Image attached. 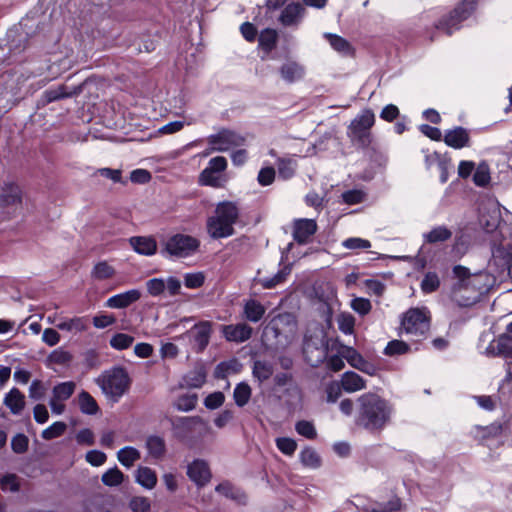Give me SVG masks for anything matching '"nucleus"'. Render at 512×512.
I'll return each mask as SVG.
<instances>
[{
    "label": "nucleus",
    "mask_w": 512,
    "mask_h": 512,
    "mask_svg": "<svg viewBox=\"0 0 512 512\" xmlns=\"http://www.w3.org/2000/svg\"><path fill=\"white\" fill-rule=\"evenodd\" d=\"M453 274L457 281L453 284L451 297L461 307L477 303L491 286L490 276L486 272L470 274L466 267L457 265L453 268Z\"/></svg>",
    "instance_id": "f257e3e1"
},
{
    "label": "nucleus",
    "mask_w": 512,
    "mask_h": 512,
    "mask_svg": "<svg viewBox=\"0 0 512 512\" xmlns=\"http://www.w3.org/2000/svg\"><path fill=\"white\" fill-rule=\"evenodd\" d=\"M357 423L370 431L381 430L390 421L392 405L374 393H365L358 398Z\"/></svg>",
    "instance_id": "f03ea898"
},
{
    "label": "nucleus",
    "mask_w": 512,
    "mask_h": 512,
    "mask_svg": "<svg viewBox=\"0 0 512 512\" xmlns=\"http://www.w3.org/2000/svg\"><path fill=\"white\" fill-rule=\"evenodd\" d=\"M239 217L236 203L223 201L217 204L214 214L207 219V232L213 239L227 238L234 234V224Z\"/></svg>",
    "instance_id": "7ed1b4c3"
},
{
    "label": "nucleus",
    "mask_w": 512,
    "mask_h": 512,
    "mask_svg": "<svg viewBox=\"0 0 512 512\" xmlns=\"http://www.w3.org/2000/svg\"><path fill=\"white\" fill-rule=\"evenodd\" d=\"M102 392L117 401L128 390L130 378L123 367H113L103 372L96 380Z\"/></svg>",
    "instance_id": "20e7f679"
},
{
    "label": "nucleus",
    "mask_w": 512,
    "mask_h": 512,
    "mask_svg": "<svg viewBox=\"0 0 512 512\" xmlns=\"http://www.w3.org/2000/svg\"><path fill=\"white\" fill-rule=\"evenodd\" d=\"M430 328L429 312L426 308H411L401 318V333L419 341Z\"/></svg>",
    "instance_id": "39448f33"
},
{
    "label": "nucleus",
    "mask_w": 512,
    "mask_h": 512,
    "mask_svg": "<svg viewBox=\"0 0 512 512\" xmlns=\"http://www.w3.org/2000/svg\"><path fill=\"white\" fill-rule=\"evenodd\" d=\"M303 353L307 363L316 367L327 357V340L322 329H316L314 335L305 336Z\"/></svg>",
    "instance_id": "423d86ee"
},
{
    "label": "nucleus",
    "mask_w": 512,
    "mask_h": 512,
    "mask_svg": "<svg viewBox=\"0 0 512 512\" xmlns=\"http://www.w3.org/2000/svg\"><path fill=\"white\" fill-rule=\"evenodd\" d=\"M207 142L211 151L226 152L232 148L243 146L245 138L233 130L221 129L217 133L209 135Z\"/></svg>",
    "instance_id": "0eeeda50"
},
{
    "label": "nucleus",
    "mask_w": 512,
    "mask_h": 512,
    "mask_svg": "<svg viewBox=\"0 0 512 512\" xmlns=\"http://www.w3.org/2000/svg\"><path fill=\"white\" fill-rule=\"evenodd\" d=\"M476 2L477 0H463L446 19L436 25V28L449 35L452 34L459 28L460 23L472 14Z\"/></svg>",
    "instance_id": "6e6552de"
},
{
    "label": "nucleus",
    "mask_w": 512,
    "mask_h": 512,
    "mask_svg": "<svg viewBox=\"0 0 512 512\" xmlns=\"http://www.w3.org/2000/svg\"><path fill=\"white\" fill-rule=\"evenodd\" d=\"M375 123V115L372 110H363L350 124L349 135L362 145L370 142L369 130Z\"/></svg>",
    "instance_id": "1a4fd4ad"
},
{
    "label": "nucleus",
    "mask_w": 512,
    "mask_h": 512,
    "mask_svg": "<svg viewBox=\"0 0 512 512\" xmlns=\"http://www.w3.org/2000/svg\"><path fill=\"white\" fill-rule=\"evenodd\" d=\"M199 247V241L185 234L171 236L166 244L165 250L172 256L187 257L193 254Z\"/></svg>",
    "instance_id": "9d476101"
},
{
    "label": "nucleus",
    "mask_w": 512,
    "mask_h": 512,
    "mask_svg": "<svg viewBox=\"0 0 512 512\" xmlns=\"http://www.w3.org/2000/svg\"><path fill=\"white\" fill-rule=\"evenodd\" d=\"M278 74L286 84L302 81L306 76V67L295 59H286L278 68Z\"/></svg>",
    "instance_id": "9b49d317"
},
{
    "label": "nucleus",
    "mask_w": 512,
    "mask_h": 512,
    "mask_svg": "<svg viewBox=\"0 0 512 512\" xmlns=\"http://www.w3.org/2000/svg\"><path fill=\"white\" fill-rule=\"evenodd\" d=\"M212 333V324L209 321H201L195 324L188 332L193 347L197 352L203 351L209 344Z\"/></svg>",
    "instance_id": "f8f14e48"
},
{
    "label": "nucleus",
    "mask_w": 512,
    "mask_h": 512,
    "mask_svg": "<svg viewBox=\"0 0 512 512\" xmlns=\"http://www.w3.org/2000/svg\"><path fill=\"white\" fill-rule=\"evenodd\" d=\"M187 476L198 487H203L208 484L212 474L205 460L195 459L187 466Z\"/></svg>",
    "instance_id": "ddd939ff"
},
{
    "label": "nucleus",
    "mask_w": 512,
    "mask_h": 512,
    "mask_svg": "<svg viewBox=\"0 0 512 512\" xmlns=\"http://www.w3.org/2000/svg\"><path fill=\"white\" fill-rule=\"evenodd\" d=\"M21 190L13 182H4L0 187V207H15L21 203Z\"/></svg>",
    "instance_id": "4468645a"
},
{
    "label": "nucleus",
    "mask_w": 512,
    "mask_h": 512,
    "mask_svg": "<svg viewBox=\"0 0 512 512\" xmlns=\"http://www.w3.org/2000/svg\"><path fill=\"white\" fill-rule=\"evenodd\" d=\"M141 298L139 289H131L111 296L105 302V306L112 309H123L137 302Z\"/></svg>",
    "instance_id": "2eb2a0df"
},
{
    "label": "nucleus",
    "mask_w": 512,
    "mask_h": 512,
    "mask_svg": "<svg viewBox=\"0 0 512 512\" xmlns=\"http://www.w3.org/2000/svg\"><path fill=\"white\" fill-rule=\"evenodd\" d=\"M317 224L312 219H298L293 225V237L299 244H305L315 234Z\"/></svg>",
    "instance_id": "dca6fc26"
},
{
    "label": "nucleus",
    "mask_w": 512,
    "mask_h": 512,
    "mask_svg": "<svg viewBox=\"0 0 512 512\" xmlns=\"http://www.w3.org/2000/svg\"><path fill=\"white\" fill-rule=\"evenodd\" d=\"M175 428H183L187 431L197 432L201 435L210 434V425L200 417H182L174 422Z\"/></svg>",
    "instance_id": "f3484780"
},
{
    "label": "nucleus",
    "mask_w": 512,
    "mask_h": 512,
    "mask_svg": "<svg viewBox=\"0 0 512 512\" xmlns=\"http://www.w3.org/2000/svg\"><path fill=\"white\" fill-rule=\"evenodd\" d=\"M222 332L227 341L241 343L251 337L252 328L245 323H239L223 326Z\"/></svg>",
    "instance_id": "a211bd4d"
},
{
    "label": "nucleus",
    "mask_w": 512,
    "mask_h": 512,
    "mask_svg": "<svg viewBox=\"0 0 512 512\" xmlns=\"http://www.w3.org/2000/svg\"><path fill=\"white\" fill-rule=\"evenodd\" d=\"M129 243L138 254L152 256L157 251V243L150 236H134L129 239Z\"/></svg>",
    "instance_id": "6ab92c4d"
},
{
    "label": "nucleus",
    "mask_w": 512,
    "mask_h": 512,
    "mask_svg": "<svg viewBox=\"0 0 512 512\" xmlns=\"http://www.w3.org/2000/svg\"><path fill=\"white\" fill-rule=\"evenodd\" d=\"M488 355L512 356V336L503 334L492 341L486 349Z\"/></svg>",
    "instance_id": "aec40b11"
},
{
    "label": "nucleus",
    "mask_w": 512,
    "mask_h": 512,
    "mask_svg": "<svg viewBox=\"0 0 512 512\" xmlns=\"http://www.w3.org/2000/svg\"><path fill=\"white\" fill-rule=\"evenodd\" d=\"M304 7L300 3H290L281 12L280 22L285 26L297 24L303 17Z\"/></svg>",
    "instance_id": "412c9836"
},
{
    "label": "nucleus",
    "mask_w": 512,
    "mask_h": 512,
    "mask_svg": "<svg viewBox=\"0 0 512 512\" xmlns=\"http://www.w3.org/2000/svg\"><path fill=\"white\" fill-rule=\"evenodd\" d=\"M4 405L14 415H19L25 407V396L17 388H12L3 399Z\"/></svg>",
    "instance_id": "4be33fe9"
},
{
    "label": "nucleus",
    "mask_w": 512,
    "mask_h": 512,
    "mask_svg": "<svg viewBox=\"0 0 512 512\" xmlns=\"http://www.w3.org/2000/svg\"><path fill=\"white\" fill-rule=\"evenodd\" d=\"M444 142L455 149L465 147L469 142V134L463 127L448 130L444 136Z\"/></svg>",
    "instance_id": "5701e85b"
},
{
    "label": "nucleus",
    "mask_w": 512,
    "mask_h": 512,
    "mask_svg": "<svg viewBox=\"0 0 512 512\" xmlns=\"http://www.w3.org/2000/svg\"><path fill=\"white\" fill-rule=\"evenodd\" d=\"M89 327V319L86 316L68 317L58 325V329L67 333L78 334L85 332Z\"/></svg>",
    "instance_id": "b1692460"
},
{
    "label": "nucleus",
    "mask_w": 512,
    "mask_h": 512,
    "mask_svg": "<svg viewBox=\"0 0 512 512\" xmlns=\"http://www.w3.org/2000/svg\"><path fill=\"white\" fill-rule=\"evenodd\" d=\"M341 386L346 392L354 393L366 388V382L357 373L347 371L341 377Z\"/></svg>",
    "instance_id": "393cba45"
},
{
    "label": "nucleus",
    "mask_w": 512,
    "mask_h": 512,
    "mask_svg": "<svg viewBox=\"0 0 512 512\" xmlns=\"http://www.w3.org/2000/svg\"><path fill=\"white\" fill-rule=\"evenodd\" d=\"M135 481L143 488L151 490L157 484L156 472L147 466H140L135 472Z\"/></svg>",
    "instance_id": "a878e982"
},
{
    "label": "nucleus",
    "mask_w": 512,
    "mask_h": 512,
    "mask_svg": "<svg viewBox=\"0 0 512 512\" xmlns=\"http://www.w3.org/2000/svg\"><path fill=\"white\" fill-rule=\"evenodd\" d=\"M146 448L150 457L161 459L166 452L165 441L159 436H149L146 440Z\"/></svg>",
    "instance_id": "bb28decb"
},
{
    "label": "nucleus",
    "mask_w": 512,
    "mask_h": 512,
    "mask_svg": "<svg viewBox=\"0 0 512 512\" xmlns=\"http://www.w3.org/2000/svg\"><path fill=\"white\" fill-rule=\"evenodd\" d=\"M291 270L290 265H285L273 277L259 279V283L265 289H272L285 282L286 278L290 275Z\"/></svg>",
    "instance_id": "cd10ccee"
},
{
    "label": "nucleus",
    "mask_w": 512,
    "mask_h": 512,
    "mask_svg": "<svg viewBox=\"0 0 512 512\" xmlns=\"http://www.w3.org/2000/svg\"><path fill=\"white\" fill-rule=\"evenodd\" d=\"M216 492L219 494L230 498L232 500L237 501L240 504H244L246 502L245 494L238 488L234 487L229 482H223L216 486Z\"/></svg>",
    "instance_id": "c85d7f7f"
},
{
    "label": "nucleus",
    "mask_w": 512,
    "mask_h": 512,
    "mask_svg": "<svg viewBox=\"0 0 512 512\" xmlns=\"http://www.w3.org/2000/svg\"><path fill=\"white\" fill-rule=\"evenodd\" d=\"M205 382L206 372L203 368H197L183 377L182 385L188 388H201Z\"/></svg>",
    "instance_id": "c756f323"
},
{
    "label": "nucleus",
    "mask_w": 512,
    "mask_h": 512,
    "mask_svg": "<svg viewBox=\"0 0 512 512\" xmlns=\"http://www.w3.org/2000/svg\"><path fill=\"white\" fill-rule=\"evenodd\" d=\"M265 307L258 301L251 299L244 305L245 317L251 322H258L265 314Z\"/></svg>",
    "instance_id": "7c9ffc66"
},
{
    "label": "nucleus",
    "mask_w": 512,
    "mask_h": 512,
    "mask_svg": "<svg viewBox=\"0 0 512 512\" xmlns=\"http://www.w3.org/2000/svg\"><path fill=\"white\" fill-rule=\"evenodd\" d=\"M118 461L125 467L130 468L140 459V452L131 446H126L117 452Z\"/></svg>",
    "instance_id": "2f4dec72"
},
{
    "label": "nucleus",
    "mask_w": 512,
    "mask_h": 512,
    "mask_svg": "<svg viewBox=\"0 0 512 512\" xmlns=\"http://www.w3.org/2000/svg\"><path fill=\"white\" fill-rule=\"evenodd\" d=\"M451 236L452 232L446 226H437L431 231L423 234V238L426 243L444 242L450 239Z\"/></svg>",
    "instance_id": "473e14b6"
},
{
    "label": "nucleus",
    "mask_w": 512,
    "mask_h": 512,
    "mask_svg": "<svg viewBox=\"0 0 512 512\" xmlns=\"http://www.w3.org/2000/svg\"><path fill=\"white\" fill-rule=\"evenodd\" d=\"M79 408L82 413L87 415H95L98 410V404L95 399L86 391H82L78 395Z\"/></svg>",
    "instance_id": "72a5a7b5"
},
{
    "label": "nucleus",
    "mask_w": 512,
    "mask_h": 512,
    "mask_svg": "<svg viewBox=\"0 0 512 512\" xmlns=\"http://www.w3.org/2000/svg\"><path fill=\"white\" fill-rule=\"evenodd\" d=\"M224 179L222 175L213 170L204 169L199 175V183L204 186L219 188L223 186Z\"/></svg>",
    "instance_id": "f704fd0d"
},
{
    "label": "nucleus",
    "mask_w": 512,
    "mask_h": 512,
    "mask_svg": "<svg viewBox=\"0 0 512 512\" xmlns=\"http://www.w3.org/2000/svg\"><path fill=\"white\" fill-rule=\"evenodd\" d=\"M324 37L329 41L335 51L344 55H348L352 52L350 43L343 37L332 33H325Z\"/></svg>",
    "instance_id": "c9c22d12"
},
{
    "label": "nucleus",
    "mask_w": 512,
    "mask_h": 512,
    "mask_svg": "<svg viewBox=\"0 0 512 512\" xmlns=\"http://www.w3.org/2000/svg\"><path fill=\"white\" fill-rule=\"evenodd\" d=\"M297 163L292 158H279L277 160V169L279 176L284 179H290L296 171Z\"/></svg>",
    "instance_id": "e433bc0d"
},
{
    "label": "nucleus",
    "mask_w": 512,
    "mask_h": 512,
    "mask_svg": "<svg viewBox=\"0 0 512 512\" xmlns=\"http://www.w3.org/2000/svg\"><path fill=\"white\" fill-rule=\"evenodd\" d=\"M299 458H300L301 463L305 467H308L311 469H316L321 465L320 456L314 449H312L310 447L304 448L300 452Z\"/></svg>",
    "instance_id": "4c0bfd02"
},
{
    "label": "nucleus",
    "mask_w": 512,
    "mask_h": 512,
    "mask_svg": "<svg viewBox=\"0 0 512 512\" xmlns=\"http://www.w3.org/2000/svg\"><path fill=\"white\" fill-rule=\"evenodd\" d=\"M75 389L76 384L73 381L62 382L54 386L52 396L56 399L66 401L73 395Z\"/></svg>",
    "instance_id": "58836bf2"
},
{
    "label": "nucleus",
    "mask_w": 512,
    "mask_h": 512,
    "mask_svg": "<svg viewBox=\"0 0 512 512\" xmlns=\"http://www.w3.org/2000/svg\"><path fill=\"white\" fill-rule=\"evenodd\" d=\"M102 483L109 487L119 486L124 481L123 472L118 467L108 469L101 477Z\"/></svg>",
    "instance_id": "ea45409f"
},
{
    "label": "nucleus",
    "mask_w": 512,
    "mask_h": 512,
    "mask_svg": "<svg viewBox=\"0 0 512 512\" xmlns=\"http://www.w3.org/2000/svg\"><path fill=\"white\" fill-rule=\"evenodd\" d=\"M252 372L256 379L263 382L272 376L273 366L266 361L257 360L254 362Z\"/></svg>",
    "instance_id": "a19ab883"
},
{
    "label": "nucleus",
    "mask_w": 512,
    "mask_h": 512,
    "mask_svg": "<svg viewBox=\"0 0 512 512\" xmlns=\"http://www.w3.org/2000/svg\"><path fill=\"white\" fill-rule=\"evenodd\" d=\"M234 400L239 407L245 406L251 397V388L246 383H239L234 389Z\"/></svg>",
    "instance_id": "79ce46f5"
},
{
    "label": "nucleus",
    "mask_w": 512,
    "mask_h": 512,
    "mask_svg": "<svg viewBox=\"0 0 512 512\" xmlns=\"http://www.w3.org/2000/svg\"><path fill=\"white\" fill-rule=\"evenodd\" d=\"M115 269L105 261L97 263L92 270V277L97 280H105L113 277Z\"/></svg>",
    "instance_id": "37998d69"
},
{
    "label": "nucleus",
    "mask_w": 512,
    "mask_h": 512,
    "mask_svg": "<svg viewBox=\"0 0 512 512\" xmlns=\"http://www.w3.org/2000/svg\"><path fill=\"white\" fill-rule=\"evenodd\" d=\"M134 342V337L125 333H116L109 341L110 346L115 350H125Z\"/></svg>",
    "instance_id": "c03bdc74"
},
{
    "label": "nucleus",
    "mask_w": 512,
    "mask_h": 512,
    "mask_svg": "<svg viewBox=\"0 0 512 512\" xmlns=\"http://www.w3.org/2000/svg\"><path fill=\"white\" fill-rule=\"evenodd\" d=\"M198 397L194 393L181 395L175 401V407L180 411H191L195 408Z\"/></svg>",
    "instance_id": "a18cd8bd"
},
{
    "label": "nucleus",
    "mask_w": 512,
    "mask_h": 512,
    "mask_svg": "<svg viewBox=\"0 0 512 512\" xmlns=\"http://www.w3.org/2000/svg\"><path fill=\"white\" fill-rule=\"evenodd\" d=\"M338 328L344 334H352L354 332L355 318L350 313H341L337 316Z\"/></svg>",
    "instance_id": "49530a36"
},
{
    "label": "nucleus",
    "mask_w": 512,
    "mask_h": 512,
    "mask_svg": "<svg viewBox=\"0 0 512 512\" xmlns=\"http://www.w3.org/2000/svg\"><path fill=\"white\" fill-rule=\"evenodd\" d=\"M67 426L64 422L57 421L42 431V438L51 440L60 437L66 430Z\"/></svg>",
    "instance_id": "de8ad7c7"
},
{
    "label": "nucleus",
    "mask_w": 512,
    "mask_h": 512,
    "mask_svg": "<svg viewBox=\"0 0 512 512\" xmlns=\"http://www.w3.org/2000/svg\"><path fill=\"white\" fill-rule=\"evenodd\" d=\"M277 448L285 455L291 456L297 449V443L289 437H279L276 439Z\"/></svg>",
    "instance_id": "09e8293b"
},
{
    "label": "nucleus",
    "mask_w": 512,
    "mask_h": 512,
    "mask_svg": "<svg viewBox=\"0 0 512 512\" xmlns=\"http://www.w3.org/2000/svg\"><path fill=\"white\" fill-rule=\"evenodd\" d=\"M409 350V345L406 344L404 341L392 340L387 344L384 353L389 356H394L407 353Z\"/></svg>",
    "instance_id": "8fccbe9b"
},
{
    "label": "nucleus",
    "mask_w": 512,
    "mask_h": 512,
    "mask_svg": "<svg viewBox=\"0 0 512 512\" xmlns=\"http://www.w3.org/2000/svg\"><path fill=\"white\" fill-rule=\"evenodd\" d=\"M440 285L439 277L434 272H428L422 282H421V288L423 292L425 293H431L438 289Z\"/></svg>",
    "instance_id": "3c124183"
},
{
    "label": "nucleus",
    "mask_w": 512,
    "mask_h": 512,
    "mask_svg": "<svg viewBox=\"0 0 512 512\" xmlns=\"http://www.w3.org/2000/svg\"><path fill=\"white\" fill-rule=\"evenodd\" d=\"M342 245L349 250H367L371 247V242L363 238L351 237L344 240Z\"/></svg>",
    "instance_id": "603ef678"
},
{
    "label": "nucleus",
    "mask_w": 512,
    "mask_h": 512,
    "mask_svg": "<svg viewBox=\"0 0 512 512\" xmlns=\"http://www.w3.org/2000/svg\"><path fill=\"white\" fill-rule=\"evenodd\" d=\"M350 306L361 316L367 315L372 309L370 300L362 297L352 299Z\"/></svg>",
    "instance_id": "864d4df0"
},
{
    "label": "nucleus",
    "mask_w": 512,
    "mask_h": 512,
    "mask_svg": "<svg viewBox=\"0 0 512 512\" xmlns=\"http://www.w3.org/2000/svg\"><path fill=\"white\" fill-rule=\"evenodd\" d=\"M341 355L353 368L363 359V356L356 349L349 346H341Z\"/></svg>",
    "instance_id": "5fc2aeb1"
},
{
    "label": "nucleus",
    "mask_w": 512,
    "mask_h": 512,
    "mask_svg": "<svg viewBox=\"0 0 512 512\" xmlns=\"http://www.w3.org/2000/svg\"><path fill=\"white\" fill-rule=\"evenodd\" d=\"M276 43V32L272 29H266L259 36V44L265 50H271Z\"/></svg>",
    "instance_id": "6e6d98bb"
},
{
    "label": "nucleus",
    "mask_w": 512,
    "mask_h": 512,
    "mask_svg": "<svg viewBox=\"0 0 512 512\" xmlns=\"http://www.w3.org/2000/svg\"><path fill=\"white\" fill-rule=\"evenodd\" d=\"M0 485L4 491L16 492L19 489V478L15 474L4 475L0 479Z\"/></svg>",
    "instance_id": "4d7b16f0"
},
{
    "label": "nucleus",
    "mask_w": 512,
    "mask_h": 512,
    "mask_svg": "<svg viewBox=\"0 0 512 512\" xmlns=\"http://www.w3.org/2000/svg\"><path fill=\"white\" fill-rule=\"evenodd\" d=\"M150 506L149 499L143 496L133 497L129 502V507L133 512H148Z\"/></svg>",
    "instance_id": "13d9d810"
},
{
    "label": "nucleus",
    "mask_w": 512,
    "mask_h": 512,
    "mask_svg": "<svg viewBox=\"0 0 512 512\" xmlns=\"http://www.w3.org/2000/svg\"><path fill=\"white\" fill-rule=\"evenodd\" d=\"M147 291L152 296H159L162 294L165 289V280L162 278H153L147 281L146 283Z\"/></svg>",
    "instance_id": "bf43d9fd"
},
{
    "label": "nucleus",
    "mask_w": 512,
    "mask_h": 512,
    "mask_svg": "<svg viewBox=\"0 0 512 512\" xmlns=\"http://www.w3.org/2000/svg\"><path fill=\"white\" fill-rule=\"evenodd\" d=\"M71 359H72V355L70 354V352H68L62 348L55 349L49 355L50 362H52L54 364H59V365L67 364L68 362L71 361Z\"/></svg>",
    "instance_id": "052dcab7"
},
{
    "label": "nucleus",
    "mask_w": 512,
    "mask_h": 512,
    "mask_svg": "<svg viewBox=\"0 0 512 512\" xmlns=\"http://www.w3.org/2000/svg\"><path fill=\"white\" fill-rule=\"evenodd\" d=\"M295 429L298 434H300L308 439H313L316 436L315 427L309 421L302 420V421L297 422L295 425Z\"/></svg>",
    "instance_id": "680f3d73"
},
{
    "label": "nucleus",
    "mask_w": 512,
    "mask_h": 512,
    "mask_svg": "<svg viewBox=\"0 0 512 512\" xmlns=\"http://www.w3.org/2000/svg\"><path fill=\"white\" fill-rule=\"evenodd\" d=\"M85 458L89 464L95 467L102 466L107 460L106 454L99 450L88 451Z\"/></svg>",
    "instance_id": "e2e57ef3"
},
{
    "label": "nucleus",
    "mask_w": 512,
    "mask_h": 512,
    "mask_svg": "<svg viewBox=\"0 0 512 512\" xmlns=\"http://www.w3.org/2000/svg\"><path fill=\"white\" fill-rule=\"evenodd\" d=\"M342 199L346 204H359L364 201L365 193L361 190H349L342 194Z\"/></svg>",
    "instance_id": "0e129e2a"
},
{
    "label": "nucleus",
    "mask_w": 512,
    "mask_h": 512,
    "mask_svg": "<svg viewBox=\"0 0 512 512\" xmlns=\"http://www.w3.org/2000/svg\"><path fill=\"white\" fill-rule=\"evenodd\" d=\"M225 397L222 392H214L209 394L205 400L204 405L211 410L219 408L224 403Z\"/></svg>",
    "instance_id": "69168bd1"
},
{
    "label": "nucleus",
    "mask_w": 512,
    "mask_h": 512,
    "mask_svg": "<svg viewBox=\"0 0 512 512\" xmlns=\"http://www.w3.org/2000/svg\"><path fill=\"white\" fill-rule=\"evenodd\" d=\"M275 179V169L273 167H264L259 173L257 180L261 186H268L273 183Z\"/></svg>",
    "instance_id": "338daca9"
},
{
    "label": "nucleus",
    "mask_w": 512,
    "mask_h": 512,
    "mask_svg": "<svg viewBox=\"0 0 512 512\" xmlns=\"http://www.w3.org/2000/svg\"><path fill=\"white\" fill-rule=\"evenodd\" d=\"M204 283V275L202 273H188L184 277V284L187 288L196 289Z\"/></svg>",
    "instance_id": "774afa93"
}]
</instances>
